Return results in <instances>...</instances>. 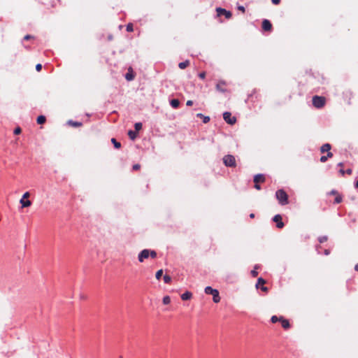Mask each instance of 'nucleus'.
Wrapping results in <instances>:
<instances>
[{
	"label": "nucleus",
	"instance_id": "obj_48",
	"mask_svg": "<svg viewBox=\"0 0 358 358\" xmlns=\"http://www.w3.org/2000/svg\"><path fill=\"white\" fill-rule=\"evenodd\" d=\"M355 271H358V264L355 265Z\"/></svg>",
	"mask_w": 358,
	"mask_h": 358
},
{
	"label": "nucleus",
	"instance_id": "obj_26",
	"mask_svg": "<svg viewBox=\"0 0 358 358\" xmlns=\"http://www.w3.org/2000/svg\"><path fill=\"white\" fill-rule=\"evenodd\" d=\"M258 268L257 266H255V269L251 271V275L252 277H257L258 275V272L257 271V269Z\"/></svg>",
	"mask_w": 358,
	"mask_h": 358
},
{
	"label": "nucleus",
	"instance_id": "obj_25",
	"mask_svg": "<svg viewBox=\"0 0 358 358\" xmlns=\"http://www.w3.org/2000/svg\"><path fill=\"white\" fill-rule=\"evenodd\" d=\"M134 128H135L136 131H137L141 130L142 128V124L141 122H136L134 124Z\"/></svg>",
	"mask_w": 358,
	"mask_h": 358
},
{
	"label": "nucleus",
	"instance_id": "obj_46",
	"mask_svg": "<svg viewBox=\"0 0 358 358\" xmlns=\"http://www.w3.org/2000/svg\"><path fill=\"white\" fill-rule=\"evenodd\" d=\"M328 158H320L321 162H324L327 160Z\"/></svg>",
	"mask_w": 358,
	"mask_h": 358
},
{
	"label": "nucleus",
	"instance_id": "obj_16",
	"mask_svg": "<svg viewBox=\"0 0 358 358\" xmlns=\"http://www.w3.org/2000/svg\"><path fill=\"white\" fill-rule=\"evenodd\" d=\"M125 78L129 81L132 80L134 78V73L131 67L129 68L128 72L125 75Z\"/></svg>",
	"mask_w": 358,
	"mask_h": 358
},
{
	"label": "nucleus",
	"instance_id": "obj_43",
	"mask_svg": "<svg viewBox=\"0 0 358 358\" xmlns=\"http://www.w3.org/2000/svg\"><path fill=\"white\" fill-rule=\"evenodd\" d=\"M254 187H255V188L256 189H258V190L261 189V187H260V185H259V183H257V184H256V183H255V186H254Z\"/></svg>",
	"mask_w": 358,
	"mask_h": 358
},
{
	"label": "nucleus",
	"instance_id": "obj_37",
	"mask_svg": "<svg viewBox=\"0 0 358 358\" xmlns=\"http://www.w3.org/2000/svg\"><path fill=\"white\" fill-rule=\"evenodd\" d=\"M238 9L239 10H241V12H243V13H245V8L243 6H238Z\"/></svg>",
	"mask_w": 358,
	"mask_h": 358
},
{
	"label": "nucleus",
	"instance_id": "obj_8",
	"mask_svg": "<svg viewBox=\"0 0 358 358\" xmlns=\"http://www.w3.org/2000/svg\"><path fill=\"white\" fill-rule=\"evenodd\" d=\"M282 218L280 215H276L273 217V220L276 223V227L278 229H282L284 227V223L282 222Z\"/></svg>",
	"mask_w": 358,
	"mask_h": 358
},
{
	"label": "nucleus",
	"instance_id": "obj_24",
	"mask_svg": "<svg viewBox=\"0 0 358 358\" xmlns=\"http://www.w3.org/2000/svg\"><path fill=\"white\" fill-rule=\"evenodd\" d=\"M164 282H165V283H169V282H171V276H170V275H165L164 276Z\"/></svg>",
	"mask_w": 358,
	"mask_h": 358
},
{
	"label": "nucleus",
	"instance_id": "obj_13",
	"mask_svg": "<svg viewBox=\"0 0 358 358\" xmlns=\"http://www.w3.org/2000/svg\"><path fill=\"white\" fill-rule=\"evenodd\" d=\"M266 180L265 176L263 174H257L254 177V182L255 183H263Z\"/></svg>",
	"mask_w": 358,
	"mask_h": 358
},
{
	"label": "nucleus",
	"instance_id": "obj_5",
	"mask_svg": "<svg viewBox=\"0 0 358 358\" xmlns=\"http://www.w3.org/2000/svg\"><path fill=\"white\" fill-rule=\"evenodd\" d=\"M29 196H30L29 192H25L23 194L22 198L20 199V201L22 208H27L31 205V201H29V200L24 201V199L29 198Z\"/></svg>",
	"mask_w": 358,
	"mask_h": 358
},
{
	"label": "nucleus",
	"instance_id": "obj_31",
	"mask_svg": "<svg viewBox=\"0 0 358 358\" xmlns=\"http://www.w3.org/2000/svg\"><path fill=\"white\" fill-rule=\"evenodd\" d=\"M271 321L272 323H275L277 322H279V317H278L275 315H273L271 317Z\"/></svg>",
	"mask_w": 358,
	"mask_h": 358
},
{
	"label": "nucleus",
	"instance_id": "obj_38",
	"mask_svg": "<svg viewBox=\"0 0 358 358\" xmlns=\"http://www.w3.org/2000/svg\"><path fill=\"white\" fill-rule=\"evenodd\" d=\"M327 240V236H323V237L320 238V243L326 241Z\"/></svg>",
	"mask_w": 358,
	"mask_h": 358
},
{
	"label": "nucleus",
	"instance_id": "obj_3",
	"mask_svg": "<svg viewBox=\"0 0 358 358\" xmlns=\"http://www.w3.org/2000/svg\"><path fill=\"white\" fill-rule=\"evenodd\" d=\"M205 292L207 294L213 295V300L215 303H219L220 301V296L219 295V292L217 289H213L211 287H206L205 288Z\"/></svg>",
	"mask_w": 358,
	"mask_h": 358
},
{
	"label": "nucleus",
	"instance_id": "obj_40",
	"mask_svg": "<svg viewBox=\"0 0 358 358\" xmlns=\"http://www.w3.org/2000/svg\"><path fill=\"white\" fill-rule=\"evenodd\" d=\"M31 38H33V36H31V35H26V36L24 37V40H26V41H27V40L31 39Z\"/></svg>",
	"mask_w": 358,
	"mask_h": 358
},
{
	"label": "nucleus",
	"instance_id": "obj_18",
	"mask_svg": "<svg viewBox=\"0 0 358 358\" xmlns=\"http://www.w3.org/2000/svg\"><path fill=\"white\" fill-rule=\"evenodd\" d=\"M192 294L189 292H185L184 294L181 295V299L183 301L189 300L192 298Z\"/></svg>",
	"mask_w": 358,
	"mask_h": 358
},
{
	"label": "nucleus",
	"instance_id": "obj_22",
	"mask_svg": "<svg viewBox=\"0 0 358 358\" xmlns=\"http://www.w3.org/2000/svg\"><path fill=\"white\" fill-rule=\"evenodd\" d=\"M148 252L151 258L155 259L157 257V254L156 251L148 250Z\"/></svg>",
	"mask_w": 358,
	"mask_h": 358
},
{
	"label": "nucleus",
	"instance_id": "obj_33",
	"mask_svg": "<svg viewBox=\"0 0 358 358\" xmlns=\"http://www.w3.org/2000/svg\"><path fill=\"white\" fill-rule=\"evenodd\" d=\"M22 130L20 127H17L14 130V134L17 135V134H20L21 133Z\"/></svg>",
	"mask_w": 358,
	"mask_h": 358
},
{
	"label": "nucleus",
	"instance_id": "obj_39",
	"mask_svg": "<svg viewBox=\"0 0 358 358\" xmlns=\"http://www.w3.org/2000/svg\"><path fill=\"white\" fill-rule=\"evenodd\" d=\"M140 169V165L139 164H134L133 166V169L136 171V170H138Z\"/></svg>",
	"mask_w": 358,
	"mask_h": 358
},
{
	"label": "nucleus",
	"instance_id": "obj_12",
	"mask_svg": "<svg viewBox=\"0 0 358 358\" xmlns=\"http://www.w3.org/2000/svg\"><path fill=\"white\" fill-rule=\"evenodd\" d=\"M262 29L265 31H271L272 30V24L268 20H264L262 25Z\"/></svg>",
	"mask_w": 358,
	"mask_h": 358
},
{
	"label": "nucleus",
	"instance_id": "obj_20",
	"mask_svg": "<svg viewBox=\"0 0 358 358\" xmlns=\"http://www.w3.org/2000/svg\"><path fill=\"white\" fill-rule=\"evenodd\" d=\"M170 103L173 108H177L180 105V101L178 99H174L171 101Z\"/></svg>",
	"mask_w": 358,
	"mask_h": 358
},
{
	"label": "nucleus",
	"instance_id": "obj_6",
	"mask_svg": "<svg viewBox=\"0 0 358 358\" xmlns=\"http://www.w3.org/2000/svg\"><path fill=\"white\" fill-rule=\"evenodd\" d=\"M266 280L262 278H259L257 280V283L256 285V287L258 289L260 287L261 290L264 292H267L268 289L267 287L264 286L266 284Z\"/></svg>",
	"mask_w": 358,
	"mask_h": 358
},
{
	"label": "nucleus",
	"instance_id": "obj_44",
	"mask_svg": "<svg viewBox=\"0 0 358 358\" xmlns=\"http://www.w3.org/2000/svg\"><path fill=\"white\" fill-rule=\"evenodd\" d=\"M352 169H347V170L345 171V173H346L347 174H348V175H351V174H352Z\"/></svg>",
	"mask_w": 358,
	"mask_h": 358
},
{
	"label": "nucleus",
	"instance_id": "obj_51",
	"mask_svg": "<svg viewBox=\"0 0 358 358\" xmlns=\"http://www.w3.org/2000/svg\"><path fill=\"white\" fill-rule=\"evenodd\" d=\"M225 157H233V156H232V155H226Z\"/></svg>",
	"mask_w": 358,
	"mask_h": 358
},
{
	"label": "nucleus",
	"instance_id": "obj_17",
	"mask_svg": "<svg viewBox=\"0 0 358 358\" xmlns=\"http://www.w3.org/2000/svg\"><path fill=\"white\" fill-rule=\"evenodd\" d=\"M196 117L203 120V122L205 124L208 123L210 121V117L205 116L202 113H197Z\"/></svg>",
	"mask_w": 358,
	"mask_h": 358
},
{
	"label": "nucleus",
	"instance_id": "obj_36",
	"mask_svg": "<svg viewBox=\"0 0 358 358\" xmlns=\"http://www.w3.org/2000/svg\"><path fill=\"white\" fill-rule=\"evenodd\" d=\"M71 124H72L73 126L75 127H80L82 125V124L80 122H70Z\"/></svg>",
	"mask_w": 358,
	"mask_h": 358
},
{
	"label": "nucleus",
	"instance_id": "obj_45",
	"mask_svg": "<svg viewBox=\"0 0 358 358\" xmlns=\"http://www.w3.org/2000/svg\"><path fill=\"white\" fill-rule=\"evenodd\" d=\"M339 172L342 176H344L345 171H344L343 169H340Z\"/></svg>",
	"mask_w": 358,
	"mask_h": 358
},
{
	"label": "nucleus",
	"instance_id": "obj_35",
	"mask_svg": "<svg viewBox=\"0 0 358 358\" xmlns=\"http://www.w3.org/2000/svg\"><path fill=\"white\" fill-rule=\"evenodd\" d=\"M42 69V65L41 64H38L36 66V70L37 71H40Z\"/></svg>",
	"mask_w": 358,
	"mask_h": 358
},
{
	"label": "nucleus",
	"instance_id": "obj_9",
	"mask_svg": "<svg viewBox=\"0 0 358 358\" xmlns=\"http://www.w3.org/2000/svg\"><path fill=\"white\" fill-rule=\"evenodd\" d=\"M150 257L148 250L144 249L138 255V261L142 263L145 259H148Z\"/></svg>",
	"mask_w": 358,
	"mask_h": 358
},
{
	"label": "nucleus",
	"instance_id": "obj_1",
	"mask_svg": "<svg viewBox=\"0 0 358 358\" xmlns=\"http://www.w3.org/2000/svg\"><path fill=\"white\" fill-rule=\"evenodd\" d=\"M313 105L317 108H322L326 103V99L324 96L315 95L312 99Z\"/></svg>",
	"mask_w": 358,
	"mask_h": 358
},
{
	"label": "nucleus",
	"instance_id": "obj_50",
	"mask_svg": "<svg viewBox=\"0 0 358 358\" xmlns=\"http://www.w3.org/2000/svg\"><path fill=\"white\" fill-rule=\"evenodd\" d=\"M355 187H356L357 188H358V180H357V181L356 182V183H355Z\"/></svg>",
	"mask_w": 358,
	"mask_h": 358
},
{
	"label": "nucleus",
	"instance_id": "obj_42",
	"mask_svg": "<svg viewBox=\"0 0 358 358\" xmlns=\"http://www.w3.org/2000/svg\"><path fill=\"white\" fill-rule=\"evenodd\" d=\"M272 3L275 5H278L280 3V0H271Z\"/></svg>",
	"mask_w": 358,
	"mask_h": 358
},
{
	"label": "nucleus",
	"instance_id": "obj_28",
	"mask_svg": "<svg viewBox=\"0 0 358 358\" xmlns=\"http://www.w3.org/2000/svg\"><path fill=\"white\" fill-rule=\"evenodd\" d=\"M128 135L131 139H134L136 138V133L131 130L129 131Z\"/></svg>",
	"mask_w": 358,
	"mask_h": 358
},
{
	"label": "nucleus",
	"instance_id": "obj_2",
	"mask_svg": "<svg viewBox=\"0 0 358 358\" xmlns=\"http://www.w3.org/2000/svg\"><path fill=\"white\" fill-rule=\"evenodd\" d=\"M276 198L281 205H286L288 203V195L283 189H279L276 192Z\"/></svg>",
	"mask_w": 358,
	"mask_h": 358
},
{
	"label": "nucleus",
	"instance_id": "obj_7",
	"mask_svg": "<svg viewBox=\"0 0 358 358\" xmlns=\"http://www.w3.org/2000/svg\"><path fill=\"white\" fill-rule=\"evenodd\" d=\"M216 12H217V14L218 16L224 15L226 17V18H227V19L231 18V17L232 15V14L230 11H228L222 8H217Z\"/></svg>",
	"mask_w": 358,
	"mask_h": 358
},
{
	"label": "nucleus",
	"instance_id": "obj_29",
	"mask_svg": "<svg viewBox=\"0 0 358 358\" xmlns=\"http://www.w3.org/2000/svg\"><path fill=\"white\" fill-rule=\"evenodd\" d=\"M127 31H129V32H131V31H133L134 29H133V24L131 23H129L127 25V28H126Z\"/></svg>",
	"mask_w": 358,
	"mask_h": 358
},
{
	"label": "nucleus",
	"instance_id": "obj_34",
	"mask_svg": "<svg viewBox=\"0 0 358 358\" xmlns=\"http://www.w3.org/2000/svg\"><path fill=\"white\" fill-rule=\"evenodd\" d=\"M199 77L201 78V79H204L206 78V73L205 72H201L199 74Z\"/></svg>",
	"mask_w": 358,
	"mask_h": 358
},
{
	"label": "nucleus",
	"instance_id": "obj_19",
	"mask_svg": "<svg viewBox=\"0 0 358 358\" xmlns=\"http://www.w3.org/2000/svg\"><path fill=\"white\" fill-rule=\"evenodd\" d=\"M189 60H185V62H180L178 64V67L180 69H185V68H187V66H189Z\"/></svg>",
	"mask_w": 358,
	"mask_h": 358
},
{
	"label": "nucleus",
	"instance_id": "obj_49",
	"mask_svg": "<svg viewBox=\"0 0 358 358\" xmlns=\"http://www.w3.org/2000/svg\"><path fill=\"white\" fill-rule=\"evenodd\" d=\"M250 217L251 218H254V217H255V214H254V213H251V214L250 215Z\"/></svg>",
	"mask_w": 358,
	"mask_h": 358
},
{
	"label": "nucleus",
	"instance_id": "obj_30",
	"mask_svg": "<svg viewBox=\"0 0 358 358\" xmlns=\"http://www.w3.org/2000/svg\"><path fill=\"white\" fill-rule=\"evenodd\" d=\"M170 302H171V299H170L169 296H166L164 297L163 303L164 304H169Z\"/></svg>",
	"mask_w": 358,
	"mask_h": 358
},
{
	"label": "nucleus",
	"instance_id": "obj_23",
	"mask_svg": "<svg viewBox=\"0 0 358 358\" xmlns=\"http://www.w3.org/2000/svg\"><path fill=\"white\" fill-rule=\"evenodd\" d=\"M112 143L114 144L115 148H120L121 147L120 143L117 142L115 138L111 139Z\"/></svg>",
	"mask_w": 358,
	"mask_h": 358
},
{
	"label": "nucleus",
	"instance_id": "obj_4",
	"mask_svg": "<svg viewBox=\"0 0 358 358\" xmlns=\"http://www.w3.org/2000/svg\"><path fill=\"white\" fill-rule=\"evenodd\" d=\"M223 119L229 124L233 125L236 122V117L231 115L230 112H224L223 113Z\"/></svg>",
	"mask_w": 358,
	"mask_h": 358
},
{
	"label": "nucleus",
	"instance_id": "obj_15",
	"mask_svg": "<svg viewBox=\"0 0 358 358\" xmlns=\"http://www.w3.org/2000/svg\"><path fill=\"white\" fill-rule=\"evenodd\" d=\"M279 322H281V325L285 329H287L289 328L290 324L288 320L285 319L283 317H280Z\"/></svg>",
	"mask_w": 358,
	"mask_h": 358
},
{
	"label": "nucleus",
	"instance_id": "obj_32",
	"mask_svg": "<svg viewBox=\"0 0 358 358\" xmlns=\"http://www.w3.org/2000/svg\"><path fill=\"white\" fill-rule=\"evenodd\" d=\"M342 201V196L341 195H337L335 198V203H339Z\"/></svg>",
	"mask_w": 358,
	"mask_h": 358
},
{
	"label": "nucleus",
	"instance_id": "obj_21",
	"mask_svg": "<svg viewBox=\"0 0 358 358\" xmlns=\"http://www.w3.org/2000/svg\"><path fill=\"white\" fill-rule=\"evenodd\" d=\"M46 121V118L45 116L43 115H39L38 117H37V123L38 124H42L43 123H45Z\"/></svg>",
	"mask_w": 358,
	"mask_h": 358
},
{
	"label": "nucleus",
	"instance_id": "obj_14",
	"mask_svg": "<svg viewBox=\"0 0 358 358\" xmlns=\"http://www.w3.org/2000/svg\"><path fill=\"white\" fill-rule=\"evenodd\" d=\"M224 163L227 166H235V158H224Z\"/></svg>",
	"mask_w": 358,
	"mask_h": 358
},
{
	"label": "nucleus",
	"instance_id": "obj_41",
	"mask_svg": "<svg viewBox=\"0 0 358 358\" xmlns=\"http://www.w3.org/2000/svg\"><path fill=\"white\" fill-rule=\"evenodd\" d=\"M192 104H193V101L192 100H188L186 102V105L188 106H192Z\"/></svg>",
	"mask_w": 358,
	"mask_h": 358
},
{
	"label": "nucleus",
	"instance_id": "obj_10",
	"mask_svg": "<svg viewBox=\"0 0 358 358\" xmlns=\"http://www.w3.org/2000/svg\"><path fill=\"white\" fill-rule=\"evenodd\" d=\"M331 145L329 143H325L320 148L321 153L327 152V157H333V154L330 152Z\"/></svg>",
	"mask_w": 358,
	"mask_h": 358
},
{
	"label": "nucleus",
	"instance_id": "obj_11",
	"mask_svg": "<svg viewBox=\"0 0 358 358\" xmlns=\"http://www.w3.org/2000/svg\"><path fill=\"white\" fill-rule=\"evenodd\" d=\"M227 83L224 80L219 81L216 85V90L220 92H226L227 88Z\"/></svg>",
	"mask_w": 358,
	"mask_h": 358
},
{
	"label": "nucleus",
	"instance_id": "obj_27",
	"mask_svg": "<svg viewBox=\"0 0 358 358\" xmlns=\"http://www.w3.org/2000/svg\"><path fill=\"white\" fill-rule=\"evenodd\" d=\"M163 274V270L160 269L156 273V278L159 280Z\"/></svg>",
	"mask_w": 358,
	"mask_h": 358
},
{
	"label": "nucleus",
	"instance_id": "obj_47",
	"mask_svg": "<svg viewBox=\"0 0 358 358\" xmlns=\"http://www.w3.org/2000/svg\"><path fill=\"white\" fill-rule=\"evenodd\" d=\"M324 254L327 255H329V250H324Z\"/></svg>",
	"mask_w": 358,
	"mask_h": 358
}]
</instances>
